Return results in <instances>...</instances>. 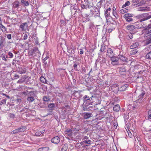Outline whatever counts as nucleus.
<instances>
[{"instance_id":"nucleus-1","label":"nucleus","mask_w":151,"mask_h":151,"mask_svg":"<svg viewBox=\"0 0 151 151\" xmlns=\"http://www.w3.org/2000/svg\"><path fill=\"white\" fill-rule=\"evenodd\" d=\"M142 33L144 34V37L148 40V44L151 43V24H149L142 31Z\"/></svg>"},{"instance_id":"nucleus-25","label":"nucleus","mask_w":151,"mask_h":151,"mask_svg":"<svg viewBox=\"0 0 151 151\" xmlns=\"http://www.w3.org/2000/svg\"><path fill=\"white\" fill-rule=\"evenodd\" d=\"M68 149V145L67 144H65L61 150V151H67Z\"/></svg>"},{"instance_id":"nucleus-38","label":"nucleus","mask_w":151,"mask_h":151,"mask_svg":"<svg viewBox=\"0 0 151 151\" xmlns=\"http://www.w3.org/2000/svg\"><path fill=\"white\" fill-rule=\"evenodd\" d=\"M0 26H1V29L2 31L4 32L6 31V27L4 26L2 24H0Z\"/></svg>"},{"instance_id":"nucleus-5","label":"nucleus","mask_w":151,"mask_h":151,"mask_svg":"<svg viewBox=\"0 0 151 151\" xmlns=\"http://www.w3.org/2000/svg\"><path fill=\"white\" fill-rule=\"evenodd\" d=\"M78 131V130L76 129L75 127L72 128L71 129H67L65 131V134L70 137L73 138V134L77 132Z\"/></svg>"},{"instance_id":"nucleus-15","label":"nucleus","mask_w":151,"mask_h":151,"mask_svg":"<svg viewBox=\"0 0 151 151\" xmlns=\"http://www.w3.org/2000/svg\"><path fill=\"white\" fill-rule=\"evenodd\" d=\"M111 11V9L109 7L107 8L106 10L105 11L104 15L106 19L108 17L110 16Z\"/></svg>"},{"instance_id":"nucleus-39","label":"nucleus","mask_w":151,"mask_h":151,"mask_svg":"<svg viewBox=\"0 0 151 151\" xmlns=\"http://www.w3.org/2000/svg\"><path fill=\"white\" fill-rule=\"evenodd\" d=\"M4 40V37L2 36H0V47L3 45Z\"/></svg>"},{"instance_id":"nucleus-28","label":"nucleus","mask_w":151,"mask_h":151,"mask_svg":"<svg viewBox=\"0 0 151 151\" xmlns=\"http://www.w3.org/2000/svg\"><path fill=\"white\" fill-rule=\"evenodd\" d=\"M49 150L48 147H43L40 148L38 149V151H48Z\"/></svg>"},{"instance_id":"nucleus-26","label":"nucleus","mask_w":151,"mask_h":151,"mask_svg":"<svg viewBox=\"0 0 151 151\" xmlns=\"http://www.w3.org/2000/svg\"><path fill=\"white\" fill-rule=\"evenodd\" d=\"M45 132L44 130H43L42 131H38L35 133V135L37 136H39L41 135Z\"/></svg>"},{"instance_id":"nucleus-20","label":"nucleus","mask_w":151,"mask_h":151,"mask_svg":"<svg viewBox=\"0 0 151 151\" xmlns=\"http://www.w3.org/2000/svg\"><path fill=\"white\" fill-rule=\"evenodd\" d=\"M143 16L146 17V19H148L151 18V12L143 14Z\"/></svg>"},{"instance_id":"nucleus-36","label":"nucleus","mask_w":151,"mask_h":151,"mask_svg":"<svg viewBox=\"0 0 151 151\" xmlns=\"http://www.w3.org/2000/svg\"><path fill=\"white\" fill-rule=\"evenodd\" d=\"M130 4V3L129 1H126L125 3L122 6V8H124L126 6H129Z\"/></svg>"},{"instance_id":"nucleus-19","label":"nucleus","mask_w":151,"mask_h":151,"mask_svg":"<svg viewBox=\"0 0 151 151\" xmlns=\"http://www.w3.org/2000/svg\"><path fill=\"white\" fill-rule=\"evenodd\" d=\"M139 45V42H135L133 43V44L131 45L130 46V48L132 49L134 48L138 47Z\"/></svg>"},{"instance_id":"nucleus-33","label":"nucleus","mask_w":151,"mask_h":151,"mask_svg":"<svg viewBox=\"0 0 151 151\" xmlns=\"http://www.w3.org/2000/svg\"><path fill=\"white\" fill-rule=\"evenodd\" d=\"M21 3L23 4L25 6H28L29 5V4L27 1L22 0L21 1Z\"/></svg>"},{"instance_id":"nucleus-61","label":"nucleus","mask_w":151,"mask_h":151,"mask_svg":"<svg viewBox=\"0 0 151 151\" xmlns=\"http://www.w3.org/2000/svg\"><path fill=\"white\" fill-rule=\"evenodd\" d=\"M16 101L17 103H19L21 102L22 101V100L20 99H17Z\"/></svg>"},{"instance_id":"nucleus-23","label":"nucleus","mask_w":151,"mask_h":151,"mask_svg":"<svg viewBox=\"0 0 151 151\" xmlns=\"http://www.w3.org/2000/svg\"><path fill=\"white\" fill-rule=\"evenodd\" d=\"M55 107V104L54 103L50 104L48 105V107L50 108L49 110H52Z\"/></svg>"},{"instance_id":"nucleus-4","label":"nucleus","mask_w":151,"mask_h":151,"mask_svg":"<svg viewBox=\"0 0 151 151\" xmlns=\"http://www.w3.org/2000/svg\"><path fill=\"white\" fill-rule=\"evenodd\" d=\"M83 104L86 106L92 104L93 103V96L92 97L89 98L87 95H85L83 97Z\"/></svg>"},{"instance_id":"nucleus-57","label":"nucleus","mask_w":151,"mask_h":151,"mask_svg":"<svg viewBox=\"0 0 151 151\" xmlns=\"http://www.w3.org/2000/svg\"><path fill=\"white\" fill-rule=\"evenodd\" d=\"M88 137L86 136H84L83 138V140H88V139H88Z\"/></svg>"},{"instance_id":"nucleus-3","label":"nucleus","mask_w":151,"mask_h":151,"mask_svg":"<svg viewBox=\"0 0 151 151\" xmlns=\"http://www.w3.org/2000/svg\"><path fill=\"white\" fill-rule=\"evenodd\" d=\"M82 4H81V7L83 9H89L92 7L93 4L89 2L88 0H81Z\"/></svg>"},{"instance_id":"nucleus-14","label":"nucleus","mask_w":151,"mask_h":151,"mask_svg":"<svg viewBox=\"0 0 151 151\" xmlns=\"http://www.w3.org/2000/svg\"><path fill=\"white\" fill-rule=\"evenodd\" d=\"M111 90L114 92L116 93L119 90V88L117 84H114L111 87Z\"/></svg>"},{"instance_id":"nucleus-55","label":"nucleus","mask_w":151,"mask_h":151,"mask_svg":"<svg viewBox=\"0 0 151 151\" xmlns=\"http://www.w3.org/2000/svg\"><path fill=\"white\" fill-rule=\"evenodd\" d=\"M73 68L75 70L77 71V65L76 63H75L74 65H73Z\"/></svg>"},{"instance_id":"nucleus-62","label":"nucleus","mask_w":151,"mask_h":151,"mask_svg":"<svg viewBox=\"0 0 151 151\" xmlns=\"http://www.w3.org/2000/svg\"><path fill=\"white\" fill-rule=\"evenodd\" d=\"M100 50L102 52H104V47H102L101 49Z\"/></svg>"},{"instance_id":"nucleus-35","label":"nucleus","mask_w":151,"mask_h":151,"mask_svg":"<svg viewBox=\"0 0 151 151\" xmlns=\"http://www.w3.org/2000/svg\"><path fill=\"white\" fill-rule=\"evenodd\" d=\"M26 129V127L25 126H23L22 127L19 128L18 130L19 132H23L25 131Z\"/></svg>"},{"instance_id":"nucleus-27","label":"nucleus","mask_w":151,"mask_h":151,"mask_svg":"<svg viewBox=\"0 0 151 151\" xmlns=\"http://www.w3.org/2000/svg\"><path fill=\"white\" fill-rule=\"evenodd\" d=\"M77 135L75 137V139L76 141H79L81 140V139L83 138V136L81 134H77Z\"/></svg>"},{"instance_id":"nucleus-58","label":"nucleus","mask_w":151,"mask_h":151,"mask_svg":"<svg viewBox=\"0 0 151 151\" xmlns=\"http://www.w3.org/2000/svg\"><path fill=\"white\" fill-rule=\"evenodd\" d=\"M60 23L61 24H62L63 25H64L65 23V22L63 20H61L60 21Z\"/></svg>"},{"instance_id":"nucleus-59","label":"nucleus","mask_w":151,"mask_h":151,"mask_svg":"<svg viewBox=\"0 0 151 151\" xmlns=\"http://www.w3.org/2000/svg\"><path fill=\"white\" fill-rule=\"evenodd\" d=\"M89 16V15L88 14H84L83 15V17L84 18H87Z\"/></svg>"},{"instance_id":"nucleus-12","label":"nucleus","mask_w":151,"mask_h":151,"mask_svg":"<svg viewBox=\"0 0 151 151\" xmlns=\"http://www.w3.org/2000/svg\"><path fill=\"white\" fill-rule=\"evenodd\" d=\"M114 55V53L113 52L111 49V48L108 49L106 53L107 56L108 57L112 58Z\"/></svg>"},{"instance_id":"nucleus-56","label":"nucleus","mask_w":151,"mask_h":151,"mask_svg":"<svg viewBox=\"0 0 151 151\" xmlns=\"http://www.w3.org/2000/svg\"><path fill=\"white\" fill-rule=\"evenodd\" d=\"M7 37L9 40H10L12 39L11 35L10 34H8L7 35Z\"/></svg>"},{"instance_id":"nucleus-10","label":"nucleus","mask_w":151,"mask_h":151,"mask_svg":"<svg viewBox=\"0 0 151 151\" xmlns=\"http://www.w3.org/2000/svg\"><path fill=\"white\" fill-rule=\"evenodd\" d=\"M119 60L118 57L112 58L111 59V63L113 65H116L119 63Z\"/></svg>"},{"instance_id":"nucleus-60","label":"nucleus","mask_w":151,"mask_h":151,"mask_svg":"<svg viewBox=\"0 0 151 151\" xmlns=\"http://www.w3.org/2000/svg\"><path fill=\"white\" fill-rule=\"evenodd\" d=\"M80 54L81 55H82L83 53V51L82 49H80Z\"/></svg>"},{"instance_id":"nucleus-64","label":"nucleus","mask_w":151,"mask_h":151,"mask_svg":"<svg viewBox=\"0 0 151 151\" xmlns=\"http://www.w3.org/2000/svg\"><path fill=\"white\" fill-rule=\"evenodd\" d=\"M114 127L115 129H116V127L118 126L117 124H116V123H114Z\"/></svg>"},{"instance_id":"nucleus-49","label":"nucleus","mask_w":151,"mask_h":151,"mask_svg":"<svg viewBox=\"0 0 151 151\" xmlns=\"http://www.w3.org/2000/svg\"><path fill=\"white\" fill-rule=\"evenodd\" d=\"M6 100L5 99H3L0 102V105L5 104H6Z\"/></svg>"},{"instance_id":"nucleus-16","label":"nucleus","mask_w":151,"mask_h":151,"mask_svg":"<svg viewBox=\"0 0 151 151\" xmlns=\"http://www.w3.org/2000/svg\"><path fill=\"white\" fill-rule=\"evenodd\" d=\"M28 26L26 22L23 23L20 25V27L22 30H25Z\"/></svg>"},{"instance_id":"nucleus-42","label":"nucleus","mask_w":151,"mask_h":151,"mask_svg":"<svg viewBox=\"0 0 151 151\" xmlns=\"http://www.w3.org/2000/svg\"><path fill=\"white\" fill-rule=\"evenodd\" d=\"M146 58H151V51L148 53L146 55Z\"/></svg>"},{"instance_id":"nucleus-18","label":"nucleus","mask_w":151,"mask_h":151,"mask_svg":"<svg viewBox=\"0 0 151 151\" xmlns=\"http://www.w3.org/2000/svg\"><path fill=\"white\" fill-rule=\"evenodd\" d=\"M126 28L129 31H131L134 30L135 28L134 25H129L126 26Z\"/></svg>"},{"instance_id":"nucleus-52","label":"nucleus","mask_w":151,"mask_h":151,"mask_svg":"<svg viewBox=\"0 0 151 151\" xmlns=\"http://www.w3.org/2000/svg\"><path fill=\"white\" fill-rule=\"evenodd\" d=\"M9 116L11 118H14L15 116V115L13 114L10 113L9 114Z\"/></svg>"},{"instance_id":"nucleus-9","label":"nucleus","mask_w":151,"mask_h":151,"mask_svg":"<svg viewBox=\"0 0 151 151\" xmlns=\"http://www.w3.org/2000/svg\"><path fill=\"white\" fill-rule=\"evenodd\" d=\"M101 101L100 97H93V103L95 102L96 105L99 104Z\"/></svg>"},{"instance_id":"nucleus-34","label":"nucleus","mask_w":151,"mask_h":151,"mask_svg":"<svg viewBox=\"0 0 151 151\" xmlns=\"http://www.w3.org/2000/svg\"><path fill=\"white\" fill-rule=\"evenodd\" d=\"M112 14L114 17V19H117L119 17V16L117 14V12H112Z\"/></svg>"},{"instance_id":"nucleus-43","label":"nucleus","mask_w":151,"mask_h":151,"mask_svg":"<svg viewBox=\"0 0 151 151\" xmlns=\"http://www.w3.org/2000/svg\"><path fill=\"white\" fill-rule=\"evenodd\" d=\"M2 55H3V56H2V60H4V61H6L7 60L6 58H8L7 55H3V54H2Z\"/></svg>"},{"instance_id":"nucleus-8","label":"nucleus","mask_w":151,"mask_h":151,"mask_svg":"<svg viewBox=\"0 0 151 151\" xmlns=\"http://www.w3.org/2000/svg\"><path fill=\"white\" fill-rule=\"evenodd\" d=\"M90 10L91 13L92 14H93L95 13L94 14L96 15L98 14L99 9L96 6H94L93 5H92V7H91Z\"/></svg>"},{"instance_id":"nucleus-50","label":"nucleus","mask_w":151,"mask_h":151,"mask_svg":"<svg viewBox=\"0 0 151 151\" xmlns=\"http://www.w3.org/2000/svg\"><path fill=\"white\" fill-rule=\"evenodd\" d=\"M8 55L9 56V58H12L13 57V55L12 53L11 52H9L8 53Z\"/></svg>"},{"instance_id":"nucleus-53","label":"nucleus","mask_w":151,"mask_h":151,"mask_svg":"<svg viewBox=\"0 0 151 151\" xmlns=\"http://www.w3.org/2000/svg\"><path fill=\"white\" fill-rule=\"evenodd\" d=\"M149 115L148 118L149 119H151V110H149L148 111Z\"/></svg>"},{"instance_id":"nucleus-40","label":"nucleus","mask_w":151,"mask_h":151,"mask_svg":"<svg viewBox=\"0 0 151 151\" xmlns=\"http://www.w3.org/2000/svg\"><path fill=\"white\" fill-rule=\"evenodd\" d=\"M50 99L49 97L45 96L43 97V100L45 101H50Z\"/></svg>"},{"instance_id":"nucleus-48","label":"nucleus","mask_w":151,"mask_h":151,"mask_svg":"<svg viewBox=\"0 0 151 151\" xmlns=\"http://www.w3.org/2000/svg\"><path fill=\"white\" fill-rule=\"evenodd\" d=\"M145 50H151V45H149L145 48Z\"/></svg>"},{"instance_id":"nucleus-37","label":"nucleus","mask_w":151,"mask_h":151,"mask_svg":"<svg viewBox=\"0 0 151 151\" xmlns=\"http://www.w3.org/2000/svg\"><path fill=\"white\" fill-rule=\"evenodd\" d=\"M27 100L29 102H32L34 100V99L33 97L30 96L28 97Z\"/></svg>"},{"instance_id":"nucleus-13","label":"nucleus","mask_w":151,"mask_h":151,"mask_svg":"<svg viewBox=\"0 0 151 151\" xmlns=\"http://www.w3.org/2000/svg\"><path fill=\"white\" fill-rule=\"evenodd\" d=\"M118 59H120L123 62H127L128 59L124 55H119L118 56Z\"/></svg>"},{"instance_id":"nucleus-54","label":"nucleus","mask_w":151,"mask_h":151,"mask_svg":"<svg viewBox=\"0 0 151 151\" xmlns=\"http://www.w3.org/2000/svg\"><path fill=\"white\" fill-rule=\"evenodd\" d=\"M27 37H28L27 34V33H25L24 35V36L23 37V40H26L27 38Z\"/></svg>"},{"instance_id":"nucleus-7","label":"nucleus","mask_w":151,"mask_h":151,"mask_svg":"<svg viewBox=\"0 0 151 151\" xmlns=\"http://www.w3.org/2000/svg\"><path fill=\"white\" fill-rule=\"evenodd\" d=\"M134 15L132 14L127 13L124 15V17L127 22H131L133 21V19L130 17H133Z\"/></svg>"},{"instance_id":"nucleus-6","label":"nucleus","mask_w":151,"mask_h":151,"mask_svg":"<svg viewBox=\"0 0 151 151\" xmlns=\"http://www.w3.org/2000/svg\"><path fill=\"white\" fill-rule=\"evenodd\" d=\"M123 33L120 32L119 34V38L121 40L122 38H123L125 40V39L127 40H129L132 38L133 36L132 33L127 34V35L124 36L122 35Z\"/></svg>"},{"instance_id":"nucleus-21","label":"nucleus","mask_w":151,"mask_h":151,"mask_svg":"<svg viewBox=\"0 0 151 151\" xmlns=\"http://www.w3.org/2000/svg\"><path fill=\"white\" fill-rule=\"evenodd\" d=\"M128 86V85L127 84H125L122 85L119 87V90L120 91H124L126 90Z\"/></svg>"},{"instance_id":"nucleus-32","label":"nucleus","mask_w":151,"mask_h":151,"mask_svg":"<svg viewBox=\"0 0 151 151\" xmlns=\"http://www.w3.org/2000/svg\"><path fill=\"white\" fill-rule=\"evenodd\" d=\"M26 70H27L26 68H24L20 70L19 71V72L21 74H24L26 73Z\"/></svg>"},{"instance_id":"nucleus-45","label":"nucleus","mask_w":151,"mask_h":151,"mask_svg":"<svg viewBox=\"0 0 151 151\" xmlns=\"http://www.w3.org/2000/svg\"><path fill=\"white\" fill-rule=\"evenodd\" d=\"M71 14L72 15H74L75 14V12H76V10L74 9V8L72 9V7L71 8Z\"/></svg>"},{"instance_id":"nucleus-2","label":"nucleus","mask_w":151,"mask_h":151,"mask_svg":"<svg viewBox=\"0 0 151 151\" xmlns=\"http://www.w3.org/2000/svg\"><path fill=\"white\" fill-rule=\"evenodd\" d=\"M141 17L142 18L140 19L138 21L135 22L134 24L135 29H139L145 27V24L142 22L147 19H146V17L143 16V14L141 15Z\"/></svg>"},{"instance_id":"nucleus-22","label":"nucleus","mask_w":151,"mask_h":151,"mask_svg":"<svg viewBox=\"0 0 151 151\" xmlns=\"http://www.w3.org/2000/svg\"><path fill=\"white\" fill-rule=\"evenodd\" d=\"M120 109V106L119 104L115 105L113 107V110L114 111L118 112Z\"/></svg>"},{"instance_id":"nucleus-11","label":"nucleus","mask_w":151,"mask_h":151,"mask_svg":"<svg viewBox=\"0 0 151 151\" xmlns=\"http://www.w3.org/2000/svg\"><path fill=\"white\" fill-rule=\"evenodd\" d=\"M51 141L54 144H58L60 142V139L58 136H56L52 138Z\"/></svg>"},{"instance_id":"nucleus-29","label":"nucleus","mask_w":151,"mask_h":151,"mask_svg":"<svg viewBox=\"0 0 151 151\" xmlns=\"http://www.w3.org/2000/svg\"><path fill=\"white\" fill-rule=\"evenodd\" d=\"M91 141L89 139H88L87 140H83V142H81V145H83L84 144H90L91 143Z\"/></svg>"},{"instance_id":"nucleus-47","label":"nucleus","mask_w":151,"mask_h":151,"mask_svg":"<svg viewBox=\"0 0 151 151\" xmlns=\"http://www.w3.org/2000/svg\"><path fill=\"white\" fill-rule=\"evenodd\" d=\"M19 132L18 129H16L12 131L11 132V134H15L18 133Z\"/></svg>"},{"instance_id":"nucleus-63","label":"nucleus","mask_w":151,"mask_h":151,"mask_svg":"<svg viewBox=\"0 0 151 151\" xmlns=\"http://www.w3.org/2000/svg\"><path fill=\"white\" fill-rule=\"evenodd\" d=\"M49 58V57L48 56H47L45 57V58H44L43 60V61H46V60H47L48 58Z\"/></svg>"},{"instance_id":"nucleus-41","label":"nucleus","mask_w":151,"mask_h":151,"mask_svg":"<svg viewBox=\"0 0 151 151\" xmlns=\"http://www.w3.org/2000/svg\"><path fill=\"white\" fill-rule=\"evenodd\" d=\"M137 50L135 49H133L131 51L130 53L132 55H134L137 53Z\"/></svg>"},{"instance_id":"nucleus-46","label":"nucleus","mask_w":151,"mask_h":151,"mask_svg":"<svg viewBox=\"0 0 151 151\" xmlns=\"http://www.w3.org/2000/svg\"><path fill=\"white\" fill-rule=\"evenodd\" d=\"M125 70L124 69H120L119 70L120 74H121V72L123 73L122 74H125Z\"/></svg>"},{"instance_id":"nucleus-31","label":"nucleus","mask_w":151,"mask_h":151,"mask_svg":"<svg viewBox=\"0 0 151 151\" xmlns=\"http://www.w3.org/2000/svg\"><path fill=\"white\" fill-rule=\"evenodd\" d=\"M128 9L125 8L121 9L119 11V12L122 14H124L127 12L128 11Z\"/></svg>"},{"instance_id":"nucleus-17","label":"nucleus","mask_w":151,"mask_h":151,"mask_svg":"<svg viewBox=\"0 0 151 151\" xmlns=\"http://www.w3.org/2000/svg\"><path fill=\"white\" fill-rule=\"evenodd\" d=\"M19 2L18 1H14L12 4V8L15 9L16 8H19Z\"/></svg>"},{"instance_id":"nucleus-24","label":"nucleus","mask_w":151,"mask_h":151,"mask_svg":"<svg viewBox=\"0 0 151 151\" xmlns=\"http://www.w3.org/2000/svg\"><path fill=\"white\" fill-rule=\"evenodd\" d=\"M91 114L90 113H84V118L86 119H87L91 116Z\"/></svg>"},{"instance_id":"nucleus-44","label":"nucleus","mask_w":151,"mask_h":151,"mask_svg":"<svg viewBox=\"0 0 151 151\" xmlns=\"http://www.w3.org/2000/svg\"><path fill=\"white\" fill-rule=\"evenodd\" d=\"M145 94V92L144 91H142V93L140 94L139 96V97L140 99H142L143 97V96Z\"/></svg>"},{"instance_id":"nucleus-30","label":"nucleus","mask_w":151,"mask_h":151,"mask_svg":"<svg viewBox=\"0 0 151 151\" xmlns=\"http://www.w3.org/2000/svg\"><path fill=\"white\" fill-rule=\"evenodd\" d=\"M40 81L41 82L44 83H47L46 79L43 76H42L40 77Z\"/></svg>"},{"instance_id":"nucleus-51","label":"nucleus","mask_w":151,"mask_h":151,"mask_svg":"<svg viewBox=\"0 0 151 151\" xmlns=\"http://www.w3.org/2000/svg\"><path fill=\"white\" fill-rule=\"evenodd\" d=\"M146 8L145 7L139 8L138 10L139 11H145L146 10Z\"/></svg>"}]
</instances>
